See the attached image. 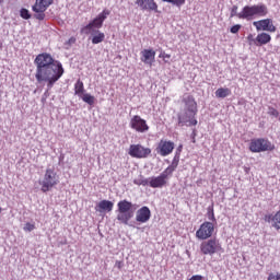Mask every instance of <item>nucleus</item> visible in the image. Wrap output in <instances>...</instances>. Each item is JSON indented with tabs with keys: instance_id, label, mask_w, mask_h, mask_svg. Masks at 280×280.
<instances>
[{
	"instance_id": "c9c22d12",
	"label": "nucleus",
	"mask_w": 280,
	"mask_h": 280,
	"mask_svg": "<svg viewBox=\"0 0 280 280\" xmlns=\"http://www.w3.org/2000/svg\"><path fill=\"white\" fill-rule=\"evenodd\" d=\"M34 229H36V226L34 224H32V223H26L24 225V231L32 232V231H34Z\"/></svg>"
},
{
	"instance_id": "58836bf2",
	"label": "nucleus",
	"mask_w": 280,
	"mask_h": 280,
	"mask_svg": "<svg viewBox=\"0 0 280 280\" xmlns=\"http://www.w3.org/2000/svg\"><path fill=\"white\" fill-rule=\"evenodd\" d=\"M115 268H118V270H121V268H124V261L116 260L115 261Z\"/></svg>"
},
{
	"instance_id": "4c0bfd02",
	"label": "nucleus",
	"mask_w": 280,
	"mask_h": 280,
	"mask_svg": "<svg viewBox=\"0 0 280 280\" xmlns=\"http://www.w3.org/2000/svg\"><path fill=\"white\" fill-rule=\"evenodd\" d=\"M159 58H163V60H165V58H172V55L166 54L165 51H161L159 55Z\"/></svg>"
},
{
	"instance_id": "2eb2a0df",
	"label": "nucleus",
	"mask_w": 280,
	"mask_h": 280,
	"mask_svg": "<svg viewBox=\"0 0 280 280\" xmlns=\"http://www.w3.org/2000/svg\"><path fill=\"white\" fill-rule=\"evenodd\" d=\"M110 16V10L105 9L102 13H100L94 20L90 22V25L93 30H101L104 26V22L106 19Z\"/></svg>"
},
{
	"instance_id": "6e6552de",
	"label": "nucleus",
	"mask_w": 280,
	"mask_h": 280,
	"mask_svg": "<svg viewBox=\"0 0 280 280\" xmlns=\"http://www.w3.org/2000/svg\"><path fill=\"white\" fill-rule=\"evenodd\" d=\"M221 250L222 245L220 244V241L215 237L203 241L200 244V252L202 253V255H215V253H220Z\"/></svg>"
},
{
	"instance_id": "f8f14e48",
	"label": "nucleus",
	"mask_w": 280,
	"mask_h": 280,
	"mask_svg": "<svg viewBox=\"0 0 280 280\" xmlns=\"http://www.w3.org/2000/svg\"><path fill=\"white\" fill-rule=\"evenodd\" d=\"M129 126L132 128V130H136V132H148V130H150L148 121H145V119L141 118L139 115H135L131 118Z\"/></svg>"
},
{
	"instance_id": "1a4fd4ad",
	"label": "nucleus",
	"mask_w": 280,
	"mask_h": 280,
	"mask_svg": "<svg viewBox=\"0 0 280 280\" xmlns=\"http://www.w3.org/2000/svg\"><path fill=\"white\" fill-rule=\"evenodd\" d=\"M215 232V223L210 221H205L196 232L197 240H209L213 236Z\"/></svg>"
},
{
	"instance_id": "aec40b11",
	"label": "nucleus",
	"mask_w": 280,
	"mask_h": 280,
	"mask_svg": "<svg viewBox=\"0 0 280 280\" xmlns=\"http://www.w3.org/2000/svg\"><path fill=\"white\" fill-rule=\"evenodd\" d=\"M272 40V37L268 33H260L255 38V46L262 47V45H268Z\"/></svg>"
},
{
	"instance_id": "f704fd0d",
	"label": "nucleus",
	"mask_w": 280,
	"mask_h": 280,
	"mask_svg": "<svg viewBox=\"0 0 280 280\" xmlns=\"http://www.w3.org/2000/svg\"><path fill=\"white\" fill-rule=\"evenodd\" d=\"M267 280H280V273L279 272H277V273L271 272V273H269Z\"/></svg>"
},
{
	"instance_id": "bb28decb",
	"label": "nucleus",
	"mask_w": 280,
	"mask_h": 280,
	"mask_svg": "<svg viewBox=\"0 0 280 280\" xmlns=\"http://www.w3.org/2000/svg\"><path fill=\"white\" fill-rule=\"evenodd\" d=\"M133 185H138L142 187H147V185H150V178H144L142 175H140V178L133 179Z\"/></svg>"
},
{
	"instance_id": "ddd939ff",
	"label": "nucleus",
	"mask_w": 280,
	"mask_h": 280,
	"mask_svg": "<svg viewBox=\"0 0 280 280\" xmlns=\"http://www.w3.org/2000/svg\"><path fill=\"white\" fill-rule=\"evenodd\" d=\"M175 144L172 141L161 140L158 144L156 152L160 156H170L174 152Z\"/></svg>"
},
{
	"instance_id": "9b49d317",
	"label": "nucleus",
	"mask_w": 280,
	"mask_h": 280,
	"mask_svg": "<svg viewBox=\"0 0 280 280\" xmlns=\"http://www.w3.org/2000/svg\"><path fill=\"white\" fill-rule=\"evenodd\" d=\"M171 176L172 174L164 170L159 176L150 178L149 186L153 189H163Z\"/></svg>"
},
{
	"instance_id": "a878e982",
	"label": "nucleus",
	"mask_w": 280,
	"mask_h": 280,
	"mask_svg": "<svg viewBox=\"0 0 280 280\" xmlns=\"http://www.w3.org/2000/svg\"><path fill=\"white\" fill-rule=\"evenodd\" d=\"M83 102H85V104H89V106H93V104H95V96L89 94V93H85L83 95L80 96Z\"/></svg>"
},
{
	"instance_id": "9d476101",
	"label": "nucleus",
	"mask_w": 280,
	"mask_h": 280,
	"mask_svg": "<svg viewBox=\"0 0 280 280\" xmlns=\"http://www.w3.org/2000/svg\"><path fill=\"white\" fill-rule=\"evenodd\" d=\"M152 154V149L145 148L141 144H131L129 147V156L132 159H148Z\"/></svg>"
},
{
	"instance_id": "ea45409f",
	"label": "nucleus",
	"mask_w": 280,
	"mask_h": 280,
	"mask_svg": "<svg viewBox=\"0 0 280 280\" xmlns=\"http://www.w3.org/2000/svg\"><path fill=\"white\" fill-rule=\"evenodd\" d=\"M247 40H248L249 45H255V37L253 36V34H249L247 36Z\"/></svg>"
},
{
	"instance_id": "cd10ccee",
	"label": "nucleus",
	"mask_w": 280,
	"mask_h": 280,
	"mask_svg": "<svg viewBox=\"0 0 280 280\" xmlns=\"http://www.w3.org/2000/svg\"><path fill=\"white\" fill-rule=\"evenodd\" d=\"M276 231H280V210L273 214V224H271Z\"/></svg>"
},
{
	"instance_id": "412c9836",
	"label": "nucleus",
	"mask_w": 280,
	"mask_h": 280,
	"mask_svg": "<svg viewBox=\"0 0 280 280\" xmlns=\"http://www.w3.org/2000/svg\"><path fill=\"white\" fill-rule=\"evenodd\" d=\"M106 38V34L102 33L100 30H95L92 33V45H100V43H104Z\"/></svg>"
},
{
	"instance_id": "f257e3e1",
	"label": "nucleus",
	"mask_w": 280,
	"mask_h": 280,
	"mask_svg": "<svg viewBox=\"0 0 280 280\" xmlns=\"http://www.w3.org/2000/svg\"><path fill=\"white\" fill-rule=\"evenodd\" d=\"M36 66L35 79L40 84L47 82V89H54V84L65 75V68L59 60L54 59L49 52H42L34 60Z\"/></svg>"
},
{
	"instance_id": "c85d7f7f",
	"label": "nucleus",
	"mask_w": 280,
	"mask_h": 280,
	"mask_svg": "<svg viewBox=\"0 0 280 280\" xmlns=\"http://www.w3.org/2000/svg\"><path fill=\"white\" fill-rule=\"evenodd\" d=\"M20 16H21V19H24L25 21H30V19H32V13H30V10L22 8L20 10Z\"/></svg>"
},
{
	"instance_id": "7c9ffc66",
	"label": "nucleus",
	"mask_w": 280,
	"mask_h": 280,
	"mask_svg": "<svg viewBox=\"0 0 280 280\" xmlns=\"http://www.w3.org/2000/svg\"><path fill=\"white\" fill-rule=\"evenodd\" d=\"M164 3H172V5H176V8H180L185 5V0H162Z\"/></svg>"
},
{
	"instance_id": "b1692460",
	"label": "nucleus",
	"mask_w": 280,
	"mask_h": 280,
	"mask_svg": "<svg viewBox=\"0 0 280 280\" xmlns=\"http://www.w3.org/2000/svg\"><path fill=\"white\" fill-rule=\"evenodd\" d=\"M231 95V90L229 88H220L215 91V97L224 100V97H229Z\"/></svg>"
},
{
	"instance_id": "6ab92c4d",
	"label": "nucleus",
	"mask_w": 280,
	"mask_h": 280,
	"mask_svg": "<svg viewBox=\"0 0 280 280\" xmlns=\"http://www.w3.org/2000/svg\"><path fill=\"white\" fill-rule=\"evenodd\" d=\"M141 62H144V65H152L154 62V58L156 57V51L153 49H143L141 51Z\"/></svg>"
},
{
	"instance_id": "a19ab883",
	"label": "nucleus",
	"mask_w": 280,
	"mask_h": 280,
	"mask_svg": "<svg viewBox=\"0 0 280 280\" xmlns=\"http://www.w3.org/2000/svg\"><path fill=\"white\" fill-rule=\"evenodd\" d=\"M180 152H183V144H179L175 151L176 156H180Z\"/></svg>"
},
{
	"instance_id": "39448f33",
	"label": "nucleus",
	"mask_w": 280,
	"mask_h": 280,
	"mask_svg": "<svg viewBox=\"0 0 280 280\" xmlns=\"http://www.w3.org/2000/svg\"><path fill=\"white\" fill-rule=\"evenodd\" d=\"M60 183V177L58 173H56V168L47 167L43 177V180H39V185L42 186L40 190L43 194H47L50 191L52 187H56Z\"/></svg>"
},
{
	"instance_id": "4468645a",
	"label": "nucleus",
	"mask_w": 280,
	"mask_h": 280,
	"mask_svg": "<svg viewBox=\"0 0 280 280\" xmlns=\"http://www.w3.org/2000/svg\"><path fill=\"white\" fill-rule=\"evenodd\" d=\"M254 27H256L257 32H277V26L272 25V19H265L253 22Z\"/></svg>"
},
{
	"instance_id": "473e14b6",
	"label": "nucleus",
	"mask_w": 280,
	"mask_h": 280,
	"mask_svg": "<svg viewBox=\"0 0 280 280\" xmlns=\"http://www.w3.org/2000/svg\"><path fill=\"white\" fill-rule=\"evenodd\" d=\"M240 30H242V25L235 24L230 28V32H231V34H237L240 32Z\"/></svg>"
},
{
	"instance_id": "e433bc0d",
	"label": "nucleus",
	"mask_w": 280,
	"mask_h": 280,
	"mask_svg": "<svg viewBox=\"0 0 280 280\" xmlns=\"http://www.w3.org/2000/svg\"><path fill=\"white\" fill-rule=\"evenodd\" d=\"M237 14H240L237 13V5H233L230 13L231 19H233V16H237Z\"/></svg>"
},
{
	"instance_id": "f3484780",
	"label": "nucleus",
	"mask_w": 280,
	"mask_h": 280,
	"mask_svg": "<svg viewBox=\"0 0 280 280\" xmlns=\"http://www.w3.org/2000/svg\"><path fill=\"white\" fill-rule=\"evenodd\" d=\"M136 5L140 7V10L159 13V4L154 0H136Z\"/></svg>"
},
{
	"instance_id": "c756f323",
	"label": "nucleus",
	"mask_w": 280,
	"mask_h": 280,
	"mask_svg": "<svg viewBox=\"0 0 280 280\" xmlns=\"http://www.w3.org/2000/svg\"><path fill=\"white\" fill-rule=\"evenodd\" d=\"M93 32H95V28H93L90 23L80 30V34H85V36H89V34H93Z\"/></svg>"
},
{
	"instance_id": "37998d69",
	"label": "nucleus",
	"mask_w": 280,
	"mask_h": 280,
	"mask_svg": "<svg viewBox=\"0 0 280 280\" xmlns=\"http://www.w3.org/2000/svg\"><path fill=\"white\" fill-rule=\"evenodd\" d=\"M68 44L69 45L75 44V37H70L69 40H68Z\"/></svg>"
},
{
	"instance_id": "a211bd4d",
	"label": "nucleus",
	"mask_w": 280,
	"mask_h": 280,
	"mask_svg": "<svg viewBox=\"0 0 280 280\" xmlns=\"http://www.w3.org/2000/svg\"><path fill=\"white\" fill-rule=\"evenodd\" d=\"M113 207H115L113 201L104 199L95 206V211L97 213H110V211H113Z\"/></svg>"
},
{
	"instance_id": "4be33fe9",
	"label": "nucleus",
	"mask_w": 280,
	"mask_h": 280,
	"mask_svg": "<svg viewBox=\"0 0 280 280\" xmlns=\"http://www.w3.org/2000/svg\"><path fill=\"white\" fill-rule=\"evenodd\" d=\"M178 163H180V155H174L172 164L168 165L165 171L171 174V176L176 172V167H178Z\"/></svg>"
},
{
	"instance_id": "72a5a7b5",
	"label": "nucleus",
	"mask_w": 280,
	"mask_h": 280,
	"mask_svg": "<svg viewBox=\"0 0 280 280\" xmlns=\"http://www.w3.org/2000/svg\"><path fill=\"white\" fill-rule=\"evenodd\" d=\"M264 220H265V222H268V223L271 222V225H273L275 224V214H266Z\"/></svg>"
},
{
	"instance_id": "f03ea898",
	"label": "nucleus",
	"mask_w": 280,
	"mask_h": 280,
	"mask_svg": "<svg viewBox=\"0 0 280 280\" xmlns=\"http://www.w3.org/2000/svg\"><path fill=\"white\" fill-rule=\"evenodd\" d=\"M184 107L182 112L177 115L178 126H198V120L196 115H198V103L194 95L186 94L182 98Z\"/></svg>"
},
{
	"instance_id": "c03bdc74",
	"label": "nucleus",
	"mask_w": 280,
	"mask_h": 280,
	"mask_svg": "<svg viewBox=\"0 0 280 280\" xmlns=\"http://www.w3.org/2000/svg\"><path fill=\"white\" fill-rule=\"evenodd\" d=\"M1 211H3V209L0 207V213H1Z\"/></svg>"
},
{
	"instance_id": "0eeeda50",
	"label": "nucleus",
	"mask_w": 280,
	"mask_h": 280,
	"mask_svg": "<svg viewBox=\"0 0 280 280\" xmlns=\"http://www.w3.org/2000/svg\"><path fill=\"white\" fill-rule=\"evenodd\" d=\"M49 5H54V0H35L34 5L32 7L34 14V19L37 21H45V12Z\"/></svg>"
},
{
	"instance_id": "a18cd8bd",
	"label": "nucleus",
	"mask_w": 280,
	"mask_h": 280,
	"mask_svg": "<svg viewBox=\"0 0 280 280\" xmlns=\"http://www.w3.org/2000/svg\"><path fill=\"white\" fill-rule=\"evenodd\" d=\"M0 3H3V0H0Z\"/></svg>"
},
{
	"instance_id": "20e7f679",
	"label": "nucleus",
	"mask_w": 280,
	"mask_h": 280,
	"mask_svg": "<svg viewBox=\"0 0 280 280\" xmlns=\"http://www.w3.org/2000/svg\"><path fill=\"white\" fill-rule=\"evenodd\" d=\"M268 15V7L264 3L254 4V5H245L237 14L238 19H246L250 21L253 16H267Z\"/></svg>"
},
{
	"instance_id": "7ed1b4c3",
	"label": "nucleus",
	"mask_w": 280,
	"mask_h": 280,
	"mask_svg": "<svg viewBox=\"0 0 280 280\" xmlns=\"http://www.w3.org/2000/svg\"><path fill=\"white\" fill-rule=\"evenodd\" d=\"M117 217L116 220L120 222V224H125L126 226L130 225V221L135 218V211L139 209V205L132 203L128 199H124L118 201L117 203Z\"/></svg>"
},
{
	"instance_id": "5701e85b",
	"label": "nucleus",
	"mask_w": 280,
	"mask_h": 280,
	"mask_svg": "<svg viewBox=\"0 0 280 280\" xmlns=\"http://www.w3.org/2000/svg\"><path fill=\"white\" fill-rule=\"evenodd\" d=\"M74 94L79 97L84 95V82H82L80 79L74 84Z\"/></svg>"
},
{
	"instance_id": "79ce46f5",
	"label": "nucleus",
	"mask_w": 280,
	"mask_h": 280,
	"mask_svg": "<svg viewBox=\"0 0 280 280\" xmlns=\"http://www.w3.org/2000/svg\"><path fill=\"white\" fill-rule=\"evenodd\" d=\"M196 136H197L196 129H194L192 132H191V135H190L191 142H192V143H196Z\"/></svg>"
},
{
	"instance_id": "393cba45",
	"label": "nucleus",
	"mask_w": 280,
	"mask_h": 280,
	"mask_svg": "<svg viewBox=\"0 0 280 280\" xmlns=\"http://www.w3.org/2000/svg\"><path fill=\"white\" fill-rule=\"evenodd\" d=\"M207 218L209 222H212V224H217L218 220L215 219V212L213 210V203L207 208Z\"/></svg>"
},
{
	"instance_id": "2f4dec72",
	"label": "nucleus",
	"mask_w": 280,
	"mask_h": 280,
	"mask_svg": "<svg viewBox=\"0 0 280 280\" xmlns=\"http://www.w3.org/2000/svg\"><path fill=\"white\" fill-rule=\"evenodd\" d=\"M267 114L270 115V117H279V110L272 106L268 107Z\"/></svg>"
},
{
	"instance_id": "423d86ee",
	"label": "nucleus",
	"mask_w": 280,
	"mask_h": 280,
	"mask_svg": "<svg viewBox=\"0 0 280 280\" xmlns=\"http://www.w3.org/2000/svg\"><path fill=\"white\" fill-rule=\"evenodd\" d=\"M250 152H272L275 150V144L266 138L252 139L249 143Z\"/></svg>"
},
{
	"instance_id": "dca6fc26",
	"label": "nucleus",
	"mask_w": 280,
	"mask_h": 280,
	"mask_svg": "<svg viewBox=\"0 0 280 280\" xmlns=\"http://www.w3.org/2000/svg\"><path fill=\"white\" fill-rule=\"evenodd\" d=\"M151 218L152 211H150V208L148 206H143L142 208L137 210L136 222H139L140 224H145V222H150Z\"/></svg>"
}]
</instances>
